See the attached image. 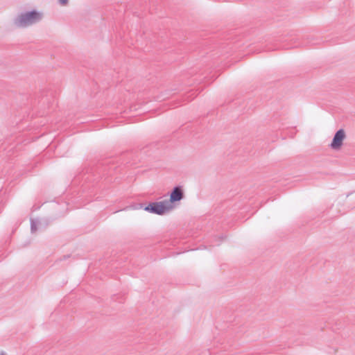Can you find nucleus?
<instances>
[{
	"label": "nucleus",
	"instance_id": "obj_5",
	"mask_svg": "<svg viewBox=\"0 0 355 355\" xmlns=\"http://www.w3.org/2000/svg\"><path fill=\"white\" fill-rule=\"evenodd\" d=\"M36 230H37V224L33 220H31V232H35L36 231Z\"/></svg>",
	"mask_w": 355,
	"mask_h": 355
},
{
	"label": "nucleus",
	"instance_id": "obj_6",
	"mask_svg": "<svg viewBox=\"0 0 355 355\" xmlns=\"http://www.w3.org/2000/svg\"><path fill=\"white\" fill-rule=\"evenodd\" d=\"M58 2L62 6H66L68 3V0H58Z\"/></svg>",
	"mask_w": 355,
	"mask_h": 355
},
{
	"label": "nucleus",
	"instance_id": "obj_1",
	"mask_svg": "<svg viewBox=\"0 0 355 355\" xmlns=\"http://www.w3.org/2000/svg\"><path fill=\"white\" fill-rule=\"evenodd\" d=\"M42 17L40 12L33 10L19 14L14 19V24L19 28H25L39 22Z\"/></svg>",
	"mask_w": 355,
	"mask_h": 355
},
{
	"label": "nucleus",
	"instance_id": "obj_7",
	"mask_svg": "<svg viewBox=\"0 0 355 355\" xmlns=\"http://www.w3.org/2000/svg\"><path fill=\"white\" fill-rule=\"evenodd\" d=\"M0 355H6L3 352H2Z\"/></svg>",
	"mask_w": 355,
	"mask_h": 355
},
{
	"label": "nucleus",
	"instance_id": "obj_4",
	"mask_svg": "<svg viewBox=\"0 0 355 355\" xmlns=\"http://www.w3.org/2000/svg\"><path fill=\"white\" fill-rule=\"evenodd\" d=\"M184 198V192L180 186L175 187L170 195V202L180 201Z\"/></svg>",
	"mask_w": 355,
	"mask_h": 355
},
{
	"label": "nucleus",
	"instance_id": "obj_3",
	"mask_svg": "<svg viewBox=\"0 0 355 355\" xmlns=\"http://www.w3.org/2000/svg\"><path fill=\"white\" fill-rule=\"evenodd\" d=\"M345 138V132L343 129H339L335 133L330 147L334 150H338L343 145V140Z\"/></svg>",
	"mask_w": 355,
	"mask_h": 355
},
{
	"label": "nucleus",
	"instance_id": "obj_2",
	"mask_svg": "<svg viewBox=\"0 0 355 355\" xmlns=\"http://www.w3.org/2000/svg\"><path fill=\"white\" fill-rule=\"evenodd\" d=\"M171 208L172 206L168 201H161L150 202L145 207L144 210L152 214L162 215Z\"/></svg>",
	"mask_w": 355,
	"mask_h": 355
}]
</instances>
